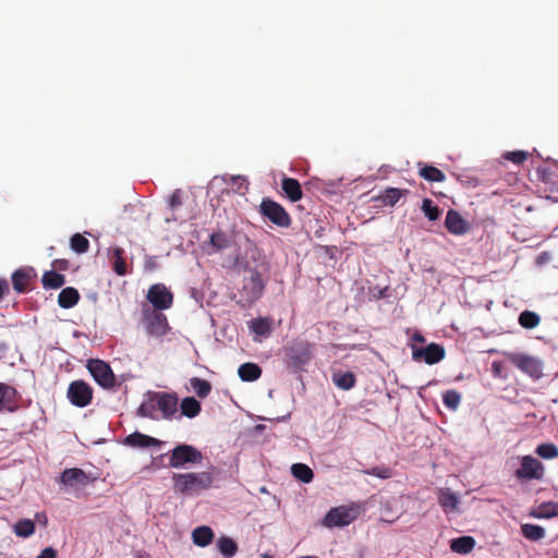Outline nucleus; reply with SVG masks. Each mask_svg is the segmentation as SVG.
<instances>
[{
	"label": "nucleus",
	"mask_w": 558,
	"mask_h": 558,
	"mask_svg": "<svg viewBox=\"0 0 558 558\" xmlns=\"http://www.w3.org/2000/svg\"><path fill=\"white\" fill-rule=\"evenodd\" d=\"M70 245L77 254L86 253L89 250V241L81 233L71 236Z\"/></svg>",
	"instance_id": "nucleus-41"
},
{
	"label": "nucleus",
	"mask_w": 558,
	"mask_h": 558,
	"mask_svg": "<svg viewBox=\"0 0 558 558\" xmlns=\"http://www.w3.org/2000/svg\"><path fill=\"white\" fill-rule=\"evenodd\" d=\"M214 536L211 527L207 525L198 526L192 532L193 543L199 547H206L211 544Z\"/></svg>",
	"instance_id": "nucleus-20"
},
{
	"label": "nucleus",
	"mask_w": 558,
	"mask_h": 558,
	"mask_svg": "<svg viewBox=\"0 0 558 558\" xmlns=\"http://www.w3.org/2000/svg\"><path fill=\"white\" fill-rule=\"evenodd\" d=\"M535 517L541 519H550L554 517H558V502H543L539 506L538 512L535 514Z\"/></svg>",
	"instance_id": "nucleus-40"
},
{
	"label": "nucleus",
	"mask_w": 558,
	"mask_h": 558,
	"mask_svg": "<svg viewBox=\"0 0 558 558\" xmlns=\"http://www.w3.org/2000/svg\"><path fill=\"white\" fill-rule=\"evenodd\" d=\"M153 410H154V405L153 404H145V403H143L138 408V414L141 416H144V417H153Z\"/></svg>",
	"instance_id": "nucleus-49"
},
{
	"label": "nucleus",
	"mask_w": 558,
	"mask_h": 558,
	"mask_svg": "<svg viewBox=\"0 0 558 558\" xmlns=\"http://www.w3.org/2000/svg\"><path fill=\"white\" fill-rule=\"evenodd\" d=\"M80 293L75 288L68 287L61 290L58 296V304L62 308H71L77 304Z\"/></svg>",
	"instance_id": "nucleus-23"
},
{
	"label": "nucleus",
	"mask_w": 558,
	"mask_h": 558,
	"mask_svg": "<svg viewBox=\"0 0 558 558\" xmlns=\"http://www.w3.org/2000/svg\"><path fill=\"white\" fill-rule=\"evenodd\" d=\"M445 227L452 234H464L470 230V225L464 218L454 209L448 210L445 219Z\"/></svg>",
	"instance_id": "nucleus-15"
},
{
	"label": "nucleus",
	"mask_w": 558,
	"mask_h": 558,
	"mask_svg": "<svg viewBox=\"0 0 558 558\" xmlns=\"http://www.w3.org/2000/svg\"><path fill=\"white\" fill-rule=\"evenodd\" d=\"M124 444L130 447L148 448L160 447L162 441L140 432H135L125 437Z\"/></svg>",
	"instance_id": "nucleus-17"
},
{
	"label": "nucleus",
	"mask_w": 558,
	"mask_h": 558,
	"mask_svg": "<svg viewBox=\"0 0 558 558\" xmlns=\"http://www.w3.org/2000/svg\"><path fill=\"white\" fill-rule=\"evenodd\" d=\"M180 409L182 415L193 418L201 413L202 407L195 398L186 397L181 401Z\"/></svg>",
	"instance_id": "nucleus-28"
},
{
	"label": "nucleus",
	"mask_w": 558,
	"mask_h": 558,
	"mask_svg": "<svg viewBox=\"0 0 558 558\" xmlns=\"http://www.w3.org/2000/svg\"><path fill=\"white\" fill-rule=\"evenodd\" d=\"M202 459L203 456L198 449L191 445L182 444L171 450L169 465L178 469L186 463H199Z\"/></svg>",
	"instance_id": "nucleus-7"
},
{
	"label": "nucleus",
	"mask_w": 558,
	"mask_h": 558,
	"mask_svg": "<svg viewBox=\"0 0 558 558\" xmlns=\"http://www.w3.org/2000/svg\"><path fill=\"white\" fill-rule=\"evenodd\" d=\"M519 325L525 329L536 328L541 323V316L532 311H523L518 318Z\"/></svg>",
	"instance_id": "nucleus-35"
},
{
	"label": "nucleus",
	"mask_w": 558,
	"mask_h": 558,
	"mask_svg": "<svg viewBox=\"0 0 558 558\" xmlns=\"http://www.w3.org/2000/svg\"><path fill=\"white\" fill-rule=\"evenodd\" d=\"M36 558H57V550L52 547H47Z\"/></svg>",
	"instance_id": "nucleus-50"
},
{
	"label": "nucleus",
	"mask_w": 558,
	"mask_h": 558,
	"mask_svg": "<svg viewBox=\"0 0 558 558\" xmlns=\"http://www.w3.org/2000/svg\"><path fill=\"white\" fill-rule=\"evenodd\" d=\"M172 481L177 493L194 495L208 489L214 482V477L210 472L175 473L172 476Z\"/></svg>",
	"instance_id": "nucleus-1"
},
{
	"label": "nucleus",
	"mask_w": 558,
	"mask_h": 558,
	"mask_svg": "<svg viewBox=\"0 0 558 558\" xmlns=\"http://www.w3.org/2000/svg\"><path fill=\"white\" fill-rule=\"evenodd\" d=\"M156 403L157 408L161 411L163 418H171L178 411V398L173 393H157Z\"/></svg>",
	"instance_id": "nucleus-16"
},
{
	"label": "nucleus",
	"mask_w": 558,
	"mask_h": 558,
	"mask_svg": "<svg viewBox=\"0 0 558 558\" xmlns=\"http://www.w3.org/2000/svg\"><path fill=\"white\" fill-rule=\"evenodd\" d=\"M422 210L430 221L437 220L440 216V209L437 206H434L433 201L429 198L423 199Z\"/></svg>",
	"instance_id": "nucleus-43"
},
{
	"label": "nucleus",
	"mask_w": 558,
	"mask_h": 558,
	"mask_svg": "<svg viewBox=\"0 0 558 558\" xmlns=\"http://www.w3.org/2000/svg\"><path fill=\"white\" fill-rule=\"evenodd\" d=\"M66 397L73 405L85 408L93 400V388L84 380H74L68 387Z\"/></svg>",
	"instance_id": "nucleus-9"
},
{
	"label": "nucleus",
	"mask_w": 558,
	"mask_h": 558,
	"mask_svg": "<svg viewBox=\"0 0 558 558\" xmlns=\"http://www.w3.org/2000/svg\"><path fill=\"white\" fill-rule=\"evenodd\" d=\"M239 377L243 381H254L262 376V368L255 363H244L238 369Z\"/></svg>",
	"instance_id": "nucleus-25"
},
{
	"label": "nucleus",
	"mask_w": 558,
	"mask_h": 558,
	"mask_svg": "<svg viewBox=\"0 0 558 558\" xmlns=\"http://www.w3.org/2000/svg\"><path fill=\"white\" fill-rule=\"evenodd\" d=\"M412 356L415 361L424 360L425 363L432 365L445 357V350L437 343H429L424 349H414Z\"/></svg>",
	"instance_id": "nucleus-13"
},
{
	"label": "nucleus",
	"mask_w": 558,
	"mask_h": 558,
	"mask_svg": "<svg viewBox=\"0 0 558 558\" xmlns=\"http://www.w3.org/2000/svg\"><path fill=\"white\" fill-rule=\"evenodd\" d=\"M146 330L150 336L161 337L169 330L168 319L157 310L145 308L143 311Z\"/></svg>",
	"instance_id": "nucleus-10"
},
{
	"label": "nucleus",
	"mask_w": 558,
	"mask_h": 558,
	"mask_svg": "<svg viewBox=\"0 0 558 558\" xmlns=\"http://www.w3.org/2000/svg\"><path fill=\"white\" fill-rule=\"evenodd\" d=\"M230 181L235 185V192L241 195H244L248 190V183L243 177L233 175L230 178Z\"/></svg>",
	"instance_id": "nucleus-47"
},
{
	"label": "nucleus",
	"mask_w": 558,
	"mask_h": 558,
	"mask_svg": "<svg viewBox=\"0 0 558 558\" xmlns=\"http://www.w3.org/2000/svg\"><path fill=\"white\" fill-rule=\"evenodd\" d=\"M281 189L284 195L293 203L303 197L300 182L296 179L284 177L281 181Z\"/></svg>",
	"instance_id": "nucleus-18"
},
{
	"label": "nucleus",
	"mask_w": 558,
	"mask_h": 558,
	"mask_svg": "<svg viewBox=\"0 0 558 558\" xmlns=\"http://www.w3.org/2000/svg\"><path fill=\"white\" fill-rule=\"evenodd\" d=\"M413 340L414 341H417V342H424L425 341V338L421 335V333H415L413 336Z\"/></svg>",
	"instance_id": "nucleus-54"
},
{
	"label": "nucleus",
	"mask_w": 558,
	"mask_h": 558,
	"mask_svg": "<svg viewBox=\"0 0 558 558\" xmlns=\"http://www.w3.org/2000/svg\"><path fill=\"white\" fill-rule=\"evenodd\" d=\"M217 547L225 558H232L238 551V544L229 536H221L217 541Z\"/></svg>",
	"instance_id": "nucleus-30"
},
{
	"label": "nucleus",
	"mask_w": 558,
	"mask_h": 558,
	"mask_svg": "<svg viewBox=\"0 0 558 558\" xmlns=\"http://www.w3.org/2000/svg\"><path fill=\"white\" fill-rule=\"evenodd\" d=\"M272 319L270 317H258L250 322V330L263 337H268L272 331Z\"/></svg>",
	"instance_id": "nucleus-21"
},
{
	"label": "nucleus",
	"mask_w": 558,
	"mask_h": 558,
	"mask_svg": "<svg viewBox=\"0 0 558 558\" xmlns=\"http://www.w3.org/2000/svg\"><path fill=\"white\" fill-rule=\"evenodd\" d=\"M522 535L532 542L541 541L545 537V530L536 524L525 523L521 525Z\"/></svg>",
	"instance_id": "nucleus-32"
},
{
	"label": "nucleus",
	"mask_w": 558,
	"mask_h": 558,
	"mask_svg": "<svg viewBox=\"0 0 558 558\" xmlns=\"http://www.w3.org/2000/svg\"><path fill=\"white\" fill-rule=\"evenodd\" d=\"M438 502L446 512H451L458 508L459 499L451 489L444 488L438 493Z\"/></svg>",
	"instance_id": "nucleus-22"
},
{
	"label": "nucleus",
	"mask_w": 558,
	"mask_h": 558,
	"mask_svg": "<svg viewBox=\"0 0 558 558\" xmlns=\"http://www.w3.org/2000/svg\"><path fill=\"white\" fill-rule=\"evenodd\" d=\"M293 476L303 483H310L313 481L314 473L312 469L304 463H294L291 466Z\"/></svg>",
	"instance_id": "nucleus-36"
},
{
	"label": "nucleus",
	"mask_w": 558,
	"mask_h": 558,
	"mask_svg": "<svg viewBox=\"0 0 558 558\" xmlns=\"http://www.w3.org/2000/svg\"><path fill=\"white\" fill-rule=\"evenodd\" d=\"M284 364L293 373L304 368L312 357V344L306 340H294L283 348Z\"/></svg>",
	"instance_id": "nucleus-2"
},
{
	"label": "nucleus",
	"mask_w": 558,
	"mask_h": 558,
	"mask_svg": "<svg viewBox=\"0 0 558 558\" xmlns=\"http://www.w3.org/2000/svg\"><path fill=\"white\" fill-rule=\"evenodd\" d=\"M182 205V192L181 190H175L169 196L168 206L170 209L175 210Z\"/></svg>",
	"instance_id": "nucleus-48"
},
{
	"label": "nucleus",
	"mask_w": 558,
	"mask_h": 558,
	"mask_svg": "<svg viewBox=\"0 0 558 558\" xmlns=\"http://www.w3.org/2000/svg\"><path fill=\"white\" fill-rule=\"evenodd\" d=\"M316 234H317V235H320V234H322V230H317V231H316Z\"/></svg>",
	"instance_id": "nucleus-56"
},
{
	"label": "nucleus",
	"mask_w": 558,
	"mask_h": 558,
	"mask_svg": "<svg viewBox=\"0 0 558 558\" xmlns=\"http://www.w3.org/2000/svg\"><path fill=\"white\" fill-rule=\"evenodd\" d=\"M16 397V390L4 384L0 383V412L3 410L5 404L14 402Z\"/></svg>",
	"instance_id": "nucleus-39"
},
{
	"label": "nucleus",
	"mask_w": 558,
	"mask_h": 558,
	"mask_svg": "<svg viewBox=\"0 0 558 558\" xmlns=\"http://www.w3.org/2000/svg\"><path fill=\"white\" fill-rule=\"evenodd\" d=\"M41 282L45 289H59L65 283V278L54 270H49L43 275Z\"/></svg>",
	"instance_id": "nucleus-29"
},
{
	"label": "nucleus",
	"mask_w": 558,
	"mask_h": 558,
	"mask_svg": "<svg viewBox=\"0 0 558 558\" xmlns=\"http://www.w3.org/2000/svg\"><path fill=\"white\" fill-rule=\"evenodd\" d=\"M505 158L515 165H521L527 159V153L524 150L508 151Z\"/></svg>",
	"instance_id": "nucleus-46"
},
{
	"label": "nucleus",
	"mask_w": 558,
	"mask_h": 558,
	"mask_svg": "<svg viewBox=\"0 0 558 558\" xmlns=\"http://www.w3.org/2000/svg\"><path fill=\"white\" fill-rule=\"evenodd\" d=\"M404 193H408V191H402L397 187H387L378 195L377 199L385 206H393L400 201Z\"/></svg>",
	"instance_id": "nucleus-27"
},
{
	"label": "nucleus",
	"mask_w": 558,
	"mask_h": 558,
	"mask_svg": "<svg viewBox=\"0 0 558 558\" xmlns=\"http://www.w3.org/2000/svg\"><path fill=\"white\" fill-rule=\"evenodd\" d=\"M361 508L356 504L350 506H339L331 508L323 520L326 527H343L357 519Z\"/></svg>",
	"instance_id": "nucleus-3"
},
{
	"label": "nucleus",
	"mask_w": 558,
	"mask_h": 558,
	"mask_svg": "<svg viewBox=\"0 0 558 558\" xmlns=\"http://www.w3.org/2000/svg\"><path fill=\"white\" fill-rule=\"evenodd\" d=\"M89 482V476L78 468L65 469L59 477V483L75 489L86 487Z\"/></svg>",
	"instance_id": "nucleus-12"
},
{
	"label": "nucleus",
	"mask_w": 558,
	"mask_h": 558,
	"mask_svg": "<svg viewBox=\"0 0 558 558\" xmlns=\"http://www.w3.org/2000/svg\"><path fill=\"white\" fill-rule=\"evenodd\" d=\"M209 244L216 251H221V250H226V248L231 246V239H230V236L226 232L218 231V232H214L210 235Z\"/></svg>",
	"instance_id": "nucleus-38"
},
{
	"label": "nucleus",
	"mask_w": 558,
	"mask_h": 558,
	"mask_svg": "<svg viewBox=\"0 0 558 558\" xmlns=\"http://www.w3.org/2000/svg\"><path fill=\"white\" fill-rule=\"evenodd\" d=\"M10 292V286L7 279H0V301Z\"/></svg>",
	"instance_id": "nucleus-51"
},
{
	"label": "nucleus",
	"mask_w": 558,
	"mask_h": 558,
	"mask_svg": "<svg viewBox=\"0 0 558 558\" xmlns=\"http://www.w3.org/2000/svg\"><path fill=\"white\" fill-rule=\"evenodd\" d=\"M259 213L280 228H288L291 225V217L284 207L270 198L262 201Z\"/></svg>",
	"instance_id": "nucleus-5"
},
{
	"label": "nucleus",
	"mask_w": 558,
	"mask_h": 558,
	"mask_svg": "<svg viewBox=\"0 0 558 558\" xmlns=\"http://www.w3.org/2000/svg\"><path fill=\"white\" fill-rule=\"evenodd\" d=\"M16 536L28 537L35 532V523L31 519H21L13 526Z\"/></svg>",
	"instance_id": "nucleus-37"
},
{
	"label": "nucleus",
	"mask_w": 558,
	"mask_h": 558,
	"mask_svg": "<svg viewBox=\"0 0 558 558\" xmlns=\"http://www.w3.org/2000/svg\"><path fill=\"white\" fill-rule=\"evenodd\" d=\"M535 452L543 459H555L558 457V447L550 442L541 444L536 447Z\"/></svg>",
	"instance_id": "nucleus-42"
},
{
	"label": "nucleus",
	"mask_w": 558,
	"mask_h": 558,
	"mask_svg": "<svg viewBox=\"0 0 558 558\" xmlns=\"http://www.w3.org/2000/svg\"><path fill=\"white\" fill-rule=\"evenodd\" d=\"M147 300L153 305L151 310L163 311L172 306L173 294L165 284L156 283L148 289Z\"/></svg>",
	"instance_id": "nucleus-11"
},
{
	"label": "nucleus",
	"mask_w": 558,
	"mask_h": 558,
	"mask_svg": "<svg viewBox=\"0 0 558 558\" xmlns=\"http://www.w3.org/2000/svg\"><path fill=\"white\" fill-rule=\"evenodd\" d=\"M442 401L448 409L456 410L461 402V396L456 390H448L442 395Z\"/></svg>",
	"instance_id": "nucleus-44"
},
{
	"label": "nucleus",
	"mask_w": 558,
	"mask_h": 558,
	"mask_svg": "<svg viewBox=\"0 0 558 558\" xmlns=\"http://www.w3.org/2000/svg\"><path fill=\"white\" fill-rule=\"evenodd\" d=\"M53 266L60 270H66L69 268V260L66 259H56L53 262Z\"/></svg>",
	"instance_id": "nucleus-52"
},
{
	"label": "nucleus",
	"mask_w": 558,
	"mask_h": 558,
	"mask_svg": "<svg viewBox=\"0 0 558 558\" xmlns=\"http://www.w3.org/2000/svg\"><path fill=\"white\" fill-rule=\"evenodd\" d=\"M11 279H12L13 289L17 293H25L27 291V287L32 280V274L29 270L20 268L12 274Z\"/></svg>",
	"instance_id": "nucleus-19"
},
{
	"label": "nucleus",
	"mask_w": 558,
	"mask_h": 558,
	"mask_svg": "<svg viewBox=\"0 0 558 558\" xmlns=\"http://www.w3.org/2000/svg\"><path fill=\"white\" fill-rule=\"evenodd\" d=\"M260 558H274V557H272V556H270V555H268V554H264V555H262V557H260Z\"/></svg>",
	"instance_id": "nucleus-55"
},
{
	"label": "nucleus",
	"mask_w": 558,
	"mask_h": 558,
	"mask_svg": "<svg viewBox=\"0 0 558 558\" xmlns=\"http://www.w3.org/2000/svg\"><path fill=\"white\" fill-rule=\"evenodd\" d=\"M418 174L428 182H444L445 173L434 166H423L418 170Z\"/></svg>",
	"instance_id": "nucleus-31"
},
{
	"label": "nucleus",
	"mask_w": 558,
	"mask_h": 558,
	"mask_svg": "<svg viewBox=\"0 0 558 558\" xmlns=\"http://www.w3.org/2000/svg\"><path fill=\"white\" fill-rule=\"evenodd\" d=\"M190 385L197 395V397H199L201 399H205L211 392V385L206 379L199 377H192L190 379Z\"/></svg>",
	"instance_id": "nucleus-34"
},
{
	"label": "nucleus",
	"mask_w": 558,
	"mask_h": 558,
	"mask_svg": "<svg viewBox=\"0 0 558 558\" xmlns=\"http://www.w3.org/2000/svg\"><path fill=\"white\" fill-rule=\"evenodd\" d=\"M265 284L262 275L258 270L253 269L250 271V277L246 279L243 290L251 301L259 299L263 294Z\"/></svg>",
	"instance_id": "nucleus-14"
},
{
	"label": "nucleus",
	"mask_w": 558,
	"mask_h": 558,
	"mask_svg": "<svg viewBox=\"0 0 558 558\" xmlns=\"http://www.w3.org/2000/svg\"><path fill=\"white\" fill-rule=\"evenodd\" d=\"M332 383L342 390H350L355 386L356 378L352 372H337L332 374Z\"/></svg>",
	"instance_id": "nucleus-26"
},
{
	"label": "nucleus",
	"mask_w": 558,
	"mask_h": 558,
	"mask_svg": "<svg viewBox=\"0 0 558 558\" xmlns=\"http://www.w3.org/2000/svg\"><path fill=\"white\" fill-rule=\"evenodd\" d=\"M543 463L532 456L520 458V468L514 472L517 480L521 482L541 481L544 477Z\"/></svg>",
	"instance_id": "nucleus-6"
},
{
	"label": "nucleus",
	"mask_w": 558,
	"mask_h": 558,
	"mask_svg": "<svg viewBox=\"0 0 558 558\" xmlns=\"http://www.w3.org/2000/svg\"><path fill=\"white\" fill-rule=\"evenodd\" d=\"M123 254H124V250L121 247H114L112 251V258H113L112 268H113L114 272L119 276H124L128 274L126 262L123 257Z\"/></svg>",
	"instance_id": "nucleus-33"
},
{
	"label": "nucleus",
	"mask_w": 558,
	"mask_h": 558,
	"mask_svg": "<svg viewBox=\"0 0 558 558\" xmlns=\"http://www.w3.org/2000/svg\"><path fill=\"white\" fill-rule=\"evenodd\" d=\"M508 361L533 379H539L543 376V363L539 359L521 353H510Z\"/></svg>",
	"instance_id": "nucleus-4"
},
{
	"label": "nucleus",
	"mask_w": 558,
	"mask_h": 558,
	"mask_svg": "<svg viewBox=\"0 0 558 558\" xmlns=\"http://www.w3.org/2000/svg\"><path fill=\"white\" fill-rule=\"evenodd\" d=\"M475 547V539L472 536H460L453 538L450 543L452 551L461 555H466Z\"/></svg>",
	"instance_id": "nucleus-24"
},
{
	"label": "nucleus",
	"mask_w": 558,
	"mask_h": 558,
	"mask_svg": "<svg viewBox=\"0 0 558 558\" xmlns=\"http://www.w3.org/2000/svg\"><path fill=\"white\" fill-rule=\"evenodd\" d=\"M36 519L39 523H41L43 525H46L48 523V519H47V515L41 512V513H37L36 514Z\"/></svg>",
	"instance_id": "nucleus-53"
},
{
	"label": "nucleus",
	"mask_w": 558,
	"mask_h": 558,
	"mask_svg": "<svg viewBox=\"0 0 558 558\" xmlns=\"http://www.w3.org/2000/svg\"><path fill=\"white\" fill-rule=\"evenodd\" d=\"M366 474L373 475L379 478H390L392 476V470L388 466L380 465V466H374L369 470L365 471Z\"/></svg>",
	"instance_id": "nucleus-45"
},
{
	"label": "nucleus",
	"mask_w": 558,
	"mask_h": 558,
	"mask_svg": "<svg viewBox=\"0 0 558 558\" xmlns=\"http://www.w3.org/2000/svg\"><path fill=\"white\" fill-rule=\"evenodd\" d=\"M87 369L95 379V381L105 389H110L116 384L114 374L106 362L101 360H89Z\"/></svg>",
	"instance_id": "nucleus-8"
}]
</instances>
